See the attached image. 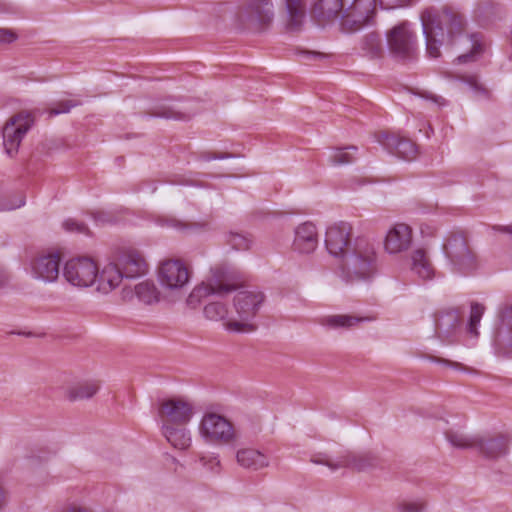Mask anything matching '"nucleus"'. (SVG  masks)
Masks as SVG:
<instances>
[{
	"mask_svg": "<svg viewBox=\"0 0 512 512\" xmlns=\"http://www.w3.org/2000/svg\"><path fill=\"white\" fill-rule=\"evenodd\" d=\"M212 155H215V153H212V152H203V153H201V155H200V159L204 161V158H205V157H210V156H212Z\"/></svg>",
	"mask_w": 512,
	"mask_h": 512,
	"instance_id": "obj_60",
	"label": "nucleus"
},
{
	"mask_svg": "<svg viewBox=\"0 0 512 512\" xmlns=\"http://www.w3.org/2000/svg\"><path fill=\"white\" fill-rule=\"evenodd\" d=\"M410 269L423 280L431 279L434 276V267L424 248H416L410 254Z\"/></svg>",
	"mask_w": 512,
	"mask_h": 512,
	"instance_id": "obj_26",
	"label": "nucleus"
},
{
	"mask_svg": "<svg viewBox=\"0 0 512 512\" xmlns=\"http://www.w3.org/2000/svg\"><path fill=\"white\" fill-rule=\"evenodd\" d=\"M157 274L164 290L179 293L189 284L191 271L180 259H166L159 264Z\"/></svg>",
	"mask_w": 512,
	"mask_h": 512,
	"instance_id": "obj_10",
	"label": "nucleus"
},
{
	"mask_svg": "<svg viewBox=\"0 0 512 512\" xmlns=\"http://www.w3.org/2000/svg\"><path fill=\"white\" fill-rule=\"evenodd\" d=\"M79 105V102L73 100H64L57 103L56 107L52 108L49 112L50 116L58 115L61 113H68L73 107Z\"/></svg>",
	"mask_w": 512,
	"mask_h": 512,
	"instance_id": "obj_46",
	"label": "nucleus"
},
{
	"mask_svg": "<svg viewBox=\"0 0 512 512\" xmlns=\"http://www.w3.org/2000/svg\"><path fill=\"white\" fill-rule=\"evenodd\" d=\"M343 0H315L311 7V17L320 26H326L342 17Z\"/></svg>",
	"mask_w": 512,
	"mask_h": 512,
	"instance_id": "obj_20",
	"label": "nucleus"
},
{
	"mask_svg": "<svg viewBox=\"0 0 512 512\" xmlns=\"http://www.w3.org/2000/svg\"><path fill=\"white\" fill-rule=\"evenodd\" d=\"M369 317H355L351 315H332L324 319L323 324L333 329L337 328H351L360 322L371 321Z\"/></svg>",
	"mask_w": 512,
	"mask_h": 512,
	"instance_id": "obj_32",
	"label": "nucleus"
},
{
	"mask_svg": "<svg viewBox=\"0 0 512 512\" xmlns=\"http://www.w3.org/2000/svg\"><path fill=\"white\" fill-rule=\"evenodd\" d=\"M199 434L206 442L215 444H228L236 438L232 423L214 412H208L202 416Z\"/></svg>",
	"mask_w": 512,
	"mask_h": 512,
	"instance_id": "obj_8",
	"label": "nucleus"
},
{
	"mask_svg": "<svg viewBox=\"0 0 512 512\" xmlns=\"http://www.w3.org/2000/svg\"><path fill=\"white\" fill-rule=\"evenodd\" d=\"M510 437L507 434L480 435L476 450L488 460H497L509 452Z\"/></svg>",
	"mask_w": 512,
	"mask_h": 512,
	"instance_id": "obj_17",
	"label": "nucleus"
},
{
	"mask_svg": "<svg viewBox=\"0 0 512 512\" xmlns=\"http://www.w3.org/2000/svg\"><path fill=\"white\" fill-rule=\"evenodd\" d=\"M227 243L237 251L248 250L251 246L252 240L247 236L239 233H230L227 238Z\"/></svg>",
	"mask_w": 512,
	"mask_h": 512,
	"instance_id": "obj_40",
	"label": "nucleus"
},
{
	"mask_svg": "<svg viewBox=\"0 0 512 512\" xmlns=\"http://www.w3.org/2000/svg\"><path fill=\"white\" fill-rule=\"evenodd\" d=\"M416 95H418L421 98L431 101L433 104H435L438 107H443V106L447 105V101L442 96L435 95L429 91L421 90V91L416 92Z\"/></svg>",
	"mask_w": 512,
	"mask_h": 512,
	"instance_id": "obj_49",
	"label": "nucleus"
},
{
	"mask_svg": "<svg viewBox=\"0 0 512 512\" xmlns=\"http://www.w3.org/2000/svg\"><path fill=\"white\" fill-rule=\"evenodd\" d=\"M187 425H163L161 426V433L173 448L185 451L192 445V435Z\"/></svg>",
	"mask_w": 512,
	"mask_h": 512,
	"instance_id": "obj_25",
	"label": "nucleus"
},
{
	"mask_svg": "<svg viewBox=\"0 0 512 512\" xmlns=\"http://www.w3.org/2000/svg\"><path fill=\"white\" fill-rule=\"evenodd\" d=\"M493 230L508 233L512 236V224L509 226H493Z\"/></svg>",
	"mask_w": 512,
	"mask_h": 512,
	"instance_id": "obj_58",
	"label": "nucleus"
},
{
	"mask_svg": "<svg viewBox=\"0 0 512 512\" xmlns=\"http://www.w3.org/2000/svg\"><path fill=\"white\" fill-rule=\"evenodd\" d=\"M8 280L7 274L0 269V287L3 286Z\"/></svg>",
	"mask_w": 512,
	"mask_h": 512,
	"instance_id": "obj_59",
	"label": "nucleus"
},
{
	"mask_svg": "<svg viewBox=\"0 0 512 512\" xmlns=\"http://www.w3.org/2000/svg\"><path fill=\"white\" fill-rule=\"evenodd\" d=\"M62 512H90L87 508L79 505H70L66 507Z\"/></svg>",
	"mask_w": 512,
	"mask_h": 512,
	"instance_id": "obj_57",
	"label": "nucleus"
},
{
	"mask_svg": "<svg viewBox=\"0 0 512 512\" xmlns=\"http://www.w3.org/2000/svg\"><path fill=\"white\" fill-rule=\"evenodd\" d=\"M420 20L426 42V54L429 58H438L440 48L447 38L450 42L465 28V19L456 9L444 6L441 10L434 7L421 12Z\"/></svg>",
	"mask_w": 512,
	"mask_h": 512,
	"instance_id": "obj_1",
	"label": "nucleus"
},
{
	"mask_svg": "<svg viewBox=\"0 0 512 512\" xmlns=\"http://www.w3.org/2000/svg\"><path fill=\"white\" fill-rule=\"evenodd\" d=\"M318 242L316 226L311 222H304L295 229L292 249L300 254H310L315 251Z\"/></svg>",
	"mask_w": 512,
	"mask_h": 512,
	"instance_id": "obj_23",
	"label": "nucleus"
},
{
	"mask_svg": "<svg viewBox=\"0 0 512 512\" xmlns=\"http://www.w3.org/2000/svg\"><path fill=\"white\" fill-rule=\"evenodd\" d=\"M297 55L304 64H310L311 62H315L326 57L323 53L306 50L297 51Z\"/></svg>",
	"mask_w": 512,
	"mask_h": 512,
	"instance_id": "obj_47",
	"label": "nucleus"
},
{
	"mask_svg": "<svg viewBox=\"0 0 512 512\" xmlns=\"http://www.w3.org/2000/svg\"><path fill=\"white\" fill-rule=\"evenodd\" d=\"M24 204L25 198L20 196L14 199L13 201H10L9 203H1L0 210H14L24 206Z\"/></svg>",
	"mask_w": 512,
	"mask_h": 512,
	"instance_id": "obj_53",
	"label": "nucleus"
},
{
	"mask_svg": "<svg viewBox=\"0 0 512 512\" xmlns=\"http://www.w3.org/2000/svg\"><path fill=\"white\" fill-rule=\"evenodd\" d=\"M60 256L57 253L40 254L30 263L34 279L45 283H53L59 277Z\"/></svg>",
	"mask_w": 512,
	"mask_h": 512,
	"instance_id": "obj_16",
	"label": "nucleus"
},
{
	"mask_svg": "<svg viewBox=\"0 0 512 512\" xmlns=\"http://www.w3.org/2000/svg\"><path fill=\"white\" fill-rule=\"evenodd\" d=\"M484 306L478 303L471 305L470 317L468 321L467 331L473 336L478 335L477 327L484 313Z\"/></svg>",
	"mask_w": 512,
	"mask_h": 512,
	"instance_id": "obj_39",
	"label": "nucleus"
},
{
	"mask_svg": "<svg viewBox=\"0 0 512 512\" xmlns=\"http://www.w3.org/2000/svg\"><path fill=\"white\" fill-rule=\"evenodd\" d=\"M377 0H353L344 5L340 27L346 33H354L370 23L376 11Z\"/></svg>",
	"mask_w": 512,
	"mask_h": 512,
	"instance_id": "obj_11",
	"label": "nucleus"
},
{
	"mask_svg": "<svg viewBox=\"0 0 512 512\" xmlns=\"http://www.w3.org/2000/svg\"><path fill=\"white\" fill-rule=\"evenodd\" d=\"M212 276L206 283L196 286L190 293L187 302L189 305L199 303L202 298L210 296L222 297L236 289V285L230 283L232 277L228 270L222 266H216L211 270Z\"/></svg>",
	"mask_w": 512,
	"mask_h": 512,
	"instance_id": "obj_6",
	"label": "nucleus"
},
{
	"mask_svg": "<svg viewBox=\"0 0 512 512\" xmlns=\"http://www.w3.org/2000/svg\"><path fill=\"white\" fill-rule=\"evenodd\" d=\"M274 17L270 0H251L238 13V21L245 29L260 31L268 26Z\"/></svg>",
	"mask_w": 512,
	"mask_h": 512,
	"instance_id": "obj_12",
	"label": "nucleus"
},
{
	"mask_svg": "<svg viewBox=\"0 0 512 512\" xmlns=\"http://www.w3.org/2000/svg\"><path fill=\"white\" fill-rule=\"evenodd\" d=\"M228 310L225 304L219 301H211L204 307V315L209 320L220 321L227 316Z\"/></svg>",
	"mask_w": 512,
	"mask_h": 512,
	"instance_id": "obj_37",
	"label": "nucleus"
},
{
	"mask_svg": "<svg viewBox=\"0 0 512 512\" xmlns=\"http://www.w3.org/2000/svg\"><path fill=\"white\" fill-rule=\"evenodd\" d=\"M343 467L358 471L366 470L376 464V458L370 453H348L342 456Z\"/></svg>",
	"mask_w": 512,
	"mask_h": 512,
	"instance_id": "obj_31",
	"label": "nucleus"
},
{
	"mask_svg": "<svg viewBox=\"0 0 512 512\" xmlns=\"http://www.w3.org/2000/svg\"><path fill=\"white\" fill-rule=\"evenodd\" d=\"M443 252L454 273L466 275L478 267L477 257L462 234H450L443 244Z\"/></svg>",
	"mask_w": 512,
	"mask_h": 512,
	"instance_id": "obj_3",
	"label": "nucleus"
},
{
	"mask_svg": "<svg viewBox=\"0 0 512 512\" xmlns=\"http://www.w3.org/2000/svg\"><path fill=\"white\" fill-rule=\"evenodd\" d=\"M448 427L443 430L444 437L449 445L458 450L475 449L479 442V434H471L465 426L451 424L446 421Z\"/></svg>",
	"mask_w": 512,
	"mask_h": 512,
	"instance_id": "obj_22",
	"label": "nucleus"
},
{
	"mask_svg": "<svg viewBox=\"0 0 512 512\" xmlns=\"http://www.w3.org/2000/svg\"><path fill=\"white\" fill-rule=\"evenodd\" d=\"M471 42V49L468 53L461 54L456 58L458 64L475 61L483 53V44L481 37L478 34H472L469 36Z\"/></svg>",
	"mask_w": 512,
	"mask_h": 512,
	"instance_id": "obj_36",
	"label": "nucleus"
},
{
	"mask_svg": "<svg viewBox=\"0 0 512 512\" xmlns=\"http://www.w3.org/2000/svg\"><path fill=\"white\" fill-rule=\"evenodd\" d=\"M390 54L400 61H412L417 57V36L408 22H402L386 33Z\"/></svg>",
	"mask_w": 512,
	"mask_h": 512,
	"instance_id": "obj_5",
	"label": "nucleus"
},
{
	"mask_svg": "<svg viewBox=\"0 0 512 512\" xmlns=\"http://www.w3.org/2000/svg\"><path fill=\"white\" fill-rule=\"evenodd\" d=\"M230 157H231V154H229V153H219V154L215 153V155H212L210 157H205L204 161L208 162L211 160H222V159H227Z\"/></svg>",
	"mask_w": 512,
	"mask_h": 512,
	"instance_id": "obj_56",
	"label": "nucleus"
},
{
	"mask_svg": "<svg viewBox=\"0 0 512 512\" xmlns=\"http://www.w3.org/2000/svg\"><path fill=\"white\" fill-rule=\"evenodd\" d=\"M8 503V495L4 488L0 485V512H2Z\"/></svg>",
	"mask_w": 512,
	"mask_h": 512,
	"instance_id": "obj_55",
	"label": "nucleus"
},
{
	"mask_svg": "<svg viewBox=\"0 0 512 512\" xmlns=\"http://www.w3.org/2000/svg\"><path fill=\"white\" fill-rule=\"evenodd\" d=\"M237 463L248 470H261L269 466V458L261 451L253 448H244L237 451Z\"/></svg>",
	"mask_w": 512,
	"mask_h": 512,
	"instance_id": "obj_28",
	"label": "nucleus"
},
{
	"mask_svg": "<svg viewBox=\"0 0 512 512\" xmlns=\"http://www.w3.org/2000/svg\"><path fill=\"white\" fill-rule=\"evenodd\" d=\"M312 462L315 464H322L329 467L332 471L343 467L342 456L337 461H332L326 457L315 456L312 458Z\"/></svg>",
	"mask_w": 512,
	"mask_h": 512,
	"instance_id": "obj_50",
	"label": "nucleus"
},
{
	"mask_svg": "<svg viewBox=\"0 0 512 512\" xmlns=\"http://www.w3.org/2000/svg\"><path fill=\"white\" fill-rule=\"evenodd\" d=\"M382 143L386 148L404 160H413L418 152L416 144L409 139L385 136V141Z\"/></svg>",
	"mask_w": 512,
	"mask_h": 512,
	"instance_id": "obj_29",
	"label": "nucleus"
},
{
	"mask_svg": "<svg viewBox=\"0 0 512 512\" xmlns=\"http://www.w3.org/2000/svg\"><path fill=\"white\" fill-rule=\"evenodd\" d=\"M125 278L121 273V268L113 259L108 262L101 270L98 269V277L96 280L97 291L103 294H108L116 289Z\"/></svg>",
	"mask_w": 512,
	"mask_h": 512,
	"instance_id": "obj_24",
	"label": "nucleus"
},
{
	"mask_svg": "<svg viewBox=\"0 0 512 512\" xmlns=\"http://www.w3.org/2000/svg\"><path fill=\"white\" fill-rule=\"evenodd\" d=\"M499 319L494 331V345L499 353L509 354L512 351V304L501 311Z\"/></svg>",
	"mask_w": 512,
	"mask_h": 512,
	"instance_id": "obj_21",
	"label": "nucleus"
},
{
	"mask_svg": "<svg viewBox=\"0 0 512 512\" xmlns=\"http://www.w3.org/2000/svg\"><path fill=\"white\" fill-rule=\"evenodd\" d=\"M16 38L17 36L12 30L0 28V45L12 43Z\"/></svg>",
	"mask_w": 512,
	"mask_h": 512,
	"instance_id": "obj_52",
	"label": "nucleus"
},
{
	"mask_svg": "<svg viewBox=\"0 0 512 512\" xmlns=\"http://www.w3.org/2000/svg\"><path fill=\"white\" fill-rule=\"evenodd\" d=\"M263 294L256 291H240L234 298V307L239 320L225 322V328L232 332H252L255 325L250 322L263 302Z\"/></svg>",
	"mask_w": 512,
	"mask_h": 512,
	"instance_id": "obj_4",
	"label": "nucleus"
},
{
	"mask_svg": "<svg viewBox=\"0 0 512 512\" xmlns=\"http://www.w3.org/2000/svg\"><path fill=\"white\" fill-rule=\"evenodd\" d=\"M134 292L139 301L153 304L159 300V291L152 281H142L135 285Z\"/></svg>",
	"mask_w": 512,
	"mask_h": 512,
	"instance_id": "obj_34",
	"label": "nucleus"
},
{
	"mask_svg": "<svg viewBox=\"0 0 512 512\" xmlns=\"http://www.w3.org/2000/svg\"><path fill=\"white\" fill-rule=\"evenodd\" d=\"M352 226L344 221L330 225L325 234V246L330 255L340 259L353 243Z\"/></svg>",
	"mask_w": 512,
	"mask_h": 512,
	"instance_id": "obj_15",
	"label": "nucleus"
},
{
	"mask_svg": "<svg viewBox=\"0 0 512 512\" xmlns=\"http://www.w3.org/2000/svg\"><path fill=\"white\" fill-rule=\"evenodd\" d=\"M460 79L465 82L476 94L485 97L488 95V90L479 82L477 76H462Z\"/></svg>",
	"mask_w": 512,
	"mask_h": 512,
	"instance_id": "obj_43",
	"label": "nucleus"
},
{
	"mask_svg": "<svg viewBox=\"0 0 512 512\" xmlns=\"http://www.w3.org/2000/svg\"><path fill=\"white\" fill-rule=\"evenodd\" d=\"M100 384L96 380H85L72 383L65 388V398L71 402L92 398L99 390Z\"/></svg>",
	"mask_w": 512,
	"mask_h": 512,
	"instance_id": "obj_27",
	"label": "nucleus"
},
{
	"mask_svg": "<svg viewBox=\"0 0 512 512\" xmlns=\"http://www.w3.org/2000/svg\"><path fill=\"white\" fill-rule=\"evenodd\" d=\"M114 260L121 268V273L125 278H138L144 276L149 271V264L143 254L137 248H121L114 256Z\"/></svg>",
	"mask_w": 512,
	"mask_h": 512,
	"instance_id": "obj_13",
	"label": "nucleus"
},
{
	"mask_svg": "<svg viewBox=\"0 0 512 512\" xmlns=\"http://www.w3.org/2000/svg\"><path fill=\"white\" fill-rule=\"evenodd\" d=\"M356 151V146L335 149L330 153L328 161L333 166L350 164L355 160Z\"/></svg>",
	"mask_w": 512,
	"mask_h": 512,
	"instance_id": "obj_35",
	"label": "nucleus"
},
{
	"mask_svg": "<svg viewBox=\"0 0 512 512\" xmlns=\"http://www.w3.org/2000/svg\"><path fill=\"white\" fill-rule=\"evenodd\" d=\"M411 244V227L405 223H396L386 233L384 250L390 255H397L407 251Z\"/></svg>",
	"mask_w": 512,
	"mask_h": 512,
	"instance_id": "obj_18",
	"label": "nucleus"
},
{
	"mask_svg": "<svg viewBox=\"0 0 512 512\" xmlns=\"http://www.w3.org/2000/svg\"><path fill=\"white\" fill-rule=\"evenodd\" d=\"M199 461L203 467L207 468L212 473L217 474L220 472V460L217 456H201Z\"/></svg>",
	"mask_w": 512,
	"mask_h": 512,
	"instance_id": "obj_45",
	"label": "nucleus"
},
{
	"mask_svg": "<svg viewBox=\"0 0 512 512\" xmlns=\"http://www.w3.org/2000/svg\"><path fill=\"white\" fill-rule=\"evenodd\" d=\"M92 217L97 225H105L108 223L114 222V216L107 212L102 210H97L92 213Z\"/></svg>",
	"mask_w": 512,
	"mask_h": 512,
	"instance_id": "obj_51",
	"label": "nucleus"
},
{
	"mask_svg": "<svg viewBox=\"0 0 512 512\" xmlns=\"http://www.w3.org/2000/svg\"><path fill=\"white\" fill-rule=\"evenodd\" d=\"M287 11V26L290 30H299L306 18V8L303 0H285Z\"/></svg>",
	"mask_w": 512,
	"mask_h": 512,
	"instance_id": "obj_30",
	"label": "nucleus"
},
{
	"mask_svg": "<svg viewBox=\"0 0 512 512\" xmlns=\"http://www.w3.org/2000/svg\"><path fill=\"white\" fill-rule=\"evenodd\" d=\"M63 227L69 232H75L79 234H89V229L86 224L79 222L76 219L69 218L63 222Z\"/></svg>",
	"mask_w": 512,
	"mask_h": 512,
	"instance_id": "obj_44",
	"label": "nucleus"
},
{
	"mask_svg": "<svg viewBox=\"0 0 512 512\" xmlns=\"http://www.w3.org/2000/svg\"><path fill=\"white\" fill-rule=\"evenodd\" d=\"M427 359L430 360L431 362L444 364V365L451 367L453 369H456V370H461V371H464V372H467L470 374H477V371L475 369H473L471 367H467L460 362L451 361V360H448L445 358H440V357H436V356H432V355L427 356Z\"/></svg>",
	"mask_w": 512,
	"mask_h": 512,
	"instance_id": "obj_41",
	"label": "nucleus"
},
{
	"mask_svg": "<svg viewBox=\"0 0 512 512\" xmlns=\"http://www.w3.org/2000/svg\"><path fill=\"white\" fill-rule=\"evenodd\" d=\"M194 413L193 403L183 397L163 398L158 402L157 417L161 426L189 424Z\"/></svg>",
	"mask_w": 512,
	"mask_h": 512,
	"instance_id": "obj_9",
	"label": "nucleus"
},
{
	"mask_svg": "<svg viewBox=\"0 0 512 512\" xmlns=\"http://www.w3.org/2000/svg\"><path fill=\"white\" fill-rule=\"evenodd\" d=\"M158 223L163 227L173 228L180 232H188L194 229H198L202 226L199 223L183 222L174 217H162L158 220Z\"/></svg>",
	"mask_w": 512,
	"mask_h": 512,
	"instance_id": "obj_38",
	"label": "nucleus"
},
{
	"mask_svg": "<svg viewBox=\"0 0 512 512\" xmlns=\"http://www.w3.org/2000/svg\"><path fill=\"white\" fill-rule=\"evenodd\" d=\"M340 276L346 282L370 280L377 271V253L372 241L356 237L339 259Z\"/></svg>",
	"mask_w": 512,
	"mask_h": 512,
	"instance_id": "obj_2",
	"label": "nucleus"
},
{
	"mask_svg": "<svg viewBox=\"0 0 512 512\" xmlns=\"http://www.w3.org/2000/svg\"><path fill=\"white\" fill-rule=\"evenodd\" d=\"M425 506L422 502L409 501L399 503L397 506L398 512H423Z\"/></svg>",
	"mask_w": 512,
	"mask_h": 512,
	"instance_id": "obj_48",
	"label": "nucleus"
},
{
	"mask_svg": "<svg viewBox=\"0 0 512 512\" xmlns=\"http://www.w3.org/2000/svg\"><path fill=\"white\" fill-rule=\"evenodd\" d=\"M411 0H380V5L386 9L407 5Z\"/></svg>",
	"mask_w": 512,
	"mask_h": 512,
	"instance_id": "obj_54",
	"label": "nucleus"
},
{
	"mask_svg": "<svg viewBox=\"0 0 512 512\" xmlns=\"http://www.w3.org/2000/svg\"><path fill=\"white\" fill-rule=\"evenodd\" d=\"M152 116L165 118V119H175V120H184L186 116L171 108V107H160L151 112Z\"/></svg>",
	"mask_w": 512,
	"mask_h": 512,
	"instance_id": "obj_42",
	"label": "nucleus"
},
{
	"mask_svg": "<svg viewBox=\"0 0 512 512\" xmlns=\"http://www.w3.org/2000/svg\"><path fill=\"white\" fill-rule=\"evenodd\" d=\"M361 50L370 58L380 57L383 53L380 35L374 32L366 34L360 44Z\"/></svg>",
	"mask_w": 512,
	"mask_h": 512,
	"instance_id": "obj_33",
	"label": "nucleus"
},
{
	"mask_svg": "<svg viewBox=\"0 0 512 512\" xmlns=\"http://www.w3.org/2000/svg\"><path fill=\"white\" fill-rule=\"evenodd\" d=\"M462 318L457 310H446L438 313L435 319V331L444 342L452 343L461 332Z\"/></svg>",
	"mask_w": 512,
	"mask_h": 512,
	"instance_id": "obj_19",
	"label": "nucleus"
},
{
	"mask_svg": "<svg viewBox=\"0 0 512 512\" xmlns=\"http://www.w3.org/2000/svg\"><path fill=\"white\" fill-rule=\"evenodd\" d=\"M63 277L74 287H91L96 283L98 277V265L90 257L71 258L64 264Z\"/></svg>",
	"mask_w": 512,
	"mask_h": 512,
	"instance_id": "obj_7",
	"label": "nucleus"
},
{
	"mask_svg": "<svg viewBox=\"0 0 512 512\" xmlns=\"http://www.w3.org/2000/svg\"><path fill=\"white\" fill-rule=\"evenodd\" d=\"M32 119L29 115L18 114L9 119L3 127V145L9 156L18 152L20 143L31 128Z\"/></svg>",
	"mask_w": 512,
	"mask_h": 512,
	"instance_id": "obj_14",
	"label": "nucleus"
}]
</instances>
